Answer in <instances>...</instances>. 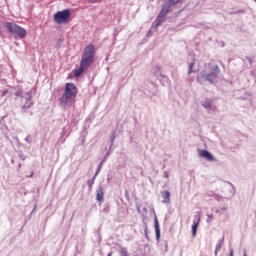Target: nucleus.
Listing matches in <instances>:
<instances>
[{
  "mask_svg": "<svg viewBox=\"0 0 256 256\" xmlns=\"http://www.w3.org/2000/svg\"><path fill=\"white\" fill-rule=\"evenodd\" d=\"M69 19H71V10L69 9L58 11L54 14V21L58 25L69 23Z\"/></svg>",
  "mask_w": 256,
  "mask_h": 256,
  "instance_id": "39448f33",
  "label": "nucleus"
},
{
  "mask_svg": "<svg viewBox=\"0 0 256 256\" xmlns=\"http://www.w3.org/2000/svg\"><path fill=\"white\" fill-rule=\"evenodd\" d=\"M77 86L73 83H66L64 93L59 98V105L62 109H67L75 103V99H77Z\"/></svg>",
  "mask_w": 256,
  "mask_h": 256,
  "instance_id": "f03ea898",
  "label": "nucleus"
},
{
  "mask_svg": "<svg viewBox=\"0 0 256 256\" xmlns=\"http://www.w3.org/2000/svg\"><path fill=\"white\" fill-rule=\"evenodd\" d=\"M89 3H101V0H88Z\"/></svg>",
  "mask_w": 256,
  "mask_h": 256,
  "instance_id": "f3484780",
  "label": "nucleus"
},
{
  "mask_svg": "<svg viewBox=\"0 0 256 256\" xmlns=\"http://www.w3.org/2000/svg\"><path fill=\"white\" fill-rule=\"evenodd\" d=\"M6 27L10 33H13L15 39H25L27 37V30L15 23H7Z\"/></svg>",
  "mask_w": 256,
  "mask_h": 256,
  "instance_id": "20e7f679",
  "label": "nucleus"
},
{
  "mask_svg": "<svg viewBox=\"0 0 256 256\" xmlns=\"http://www.w3.org/2000/svg\"><path fill=\"white\" fill-rule=\"evenodd\" d=\"M234 255V252H233V249L230 250V253H229V256H233Z\"/></svg>",
  "mask_w": 256,
  "mask_h": 256,
  "instance_id": "aec40b11",
  "label": "nucleus"
},
{
  "mask_svg": "<svg viewBox=\"0 0 256 256\" xmlns=\"http://www.w3.org/2000/svg\"><path fill=\"white\" fill-rule=\"evenodd\" d=\"M95 63V45L89 44L85 47L80 66L74 70V77H81Z\"/></svg>",
  "mask_w": 256,
  "mask_h": 256,
  "instance_id": "f257e3e1",
  "label": "nucleus"
},
{
  "mask_svg": "<svg viewBox=\"0 0 256 256\" xmlns=\"http://www.w3.org/2000/svg\"><path fill=\"white\" fill-rule=\"evenodd\" d=\"M107 256H113V253L112 252H110V253H108V255Z\"/></svg>",
  "mask_w": 256,
  "mask_h": 256,
  "instance_id": "412c9836",
  "label": "nucleus"
},
{
  "mask_svg": "<svg viewBox=\"0 0 256 256\" xmlns=\"http://www.w3.org/2000/svg\"><path fill=\"white\" fill-rule=\"evenodd\" d=\"M199 157L207 159V161H215V158L207 150H199Z\"/></svg>",
  "mask_w": 256,
  "mask_h": 256,
  "instance_id": "423d86ee",
  "label": "nucleus"
},
{
  "mask_svg": "<svg viewBox=\"0 0 256 256\" xmlns=\"http://www.w3.org/2000/svg\"><path fill=\"white\" fill-rule=\"evenodd\" d=\"M178 3H183V0H169L166 5L171 8L173 5H178Z\"/></svg>",
  "mask_w": 256,
  "mask_h": 256,
  "instance_id": "ddd939ff",
  "label": "nucleus"
},
{
  "mask_svg": "<svg viewBox=\"0 0 256 256\" xmlns=\"http://www.w3.org/2000/svg\"><path fill=\"white\" fill-rule=\"evenodd\" d=\"M162 195V203H171V192L163 191L161 192Z\"/></svg>",
  "mask_w": 256,
  "mask_h": 256,
  "instance_id": "1a4fd4ad",
  "label": "nucleus"
},
{
  "mask_svg": "<svg viewBox=\"0 0 256 256\" xmlns=\"http://www.w3.org/2000/svg\"><path fill=\"white\" fill-rule=\"evenodd\" d=\"M30 177H33V172H31Z\"/></svg>",
  "mask_w": 256,
  "mask_h": 256,
  "instance_id": "4be33fe9",
  "label": "nucleus"
},
{
  "mask_svg": "<svg viewBox=\"0 0 256 256\" xmlns=\"http://www.w3.org/2000/svg\"><path fill=\"white\" fill-rule=\"evenodd\" d=\"M203 107H205V109H211L212 105H211V100H206L203 103Z\"/></svg>",
  "mask_w": 256,
  "mask_h": 256,
  "instance_id": "4468645a",
  "label": "nucleus"
},
{
  "mask_svg": "<svg viewBox=\"0 0 256 256\" xmlns=\"http://www.w3.org/2000/svg\"><path fill=\"white\" fill-rule=\"evenodd\" d=\"M105 199V192L103 191V187H100L98 190H96V201L99 203H103Z\"/></svg>",
  "mask_w": 256,
  "mask_h": 256,
  "instance_id": "0eeeda50",
  "label": "nucleus"
},
{
  "mask_svg": "<svg viewBox=\"0 0 256 256\" xmlns=\"http://www.w3.org/2000/svg\"><path fill=\"white\" fill-rule=\"evenodd\" d=\"M219 251H221V244L216 245V248H215V256H217V254L219 253Z\"/></svg>",
  "mask_w": 256,
  "mask_h": 256,
  "instance_id": "dca6fc26",
  "label": "nucleus"
},
{
  "mask_svg": "<svg viewBox=\"0 0 256 256\" xmlns=\"http://www.w3.org/2000/svg\"><path fill=\"white\" fill-rule=\"evenodd\" d=\"M121 255H122V256H129V254L127 253V250L122 251V252H121Z\"/></svg>",
  "mask_w": 256,
  "mask_h": 256,
  "instance_id": "a211bd4d",
  "label": "nucleus"
},
{
  "mask_svg": "<svg viewBox=\"0 0 256 256\" xmlns=\"http://www.w3.org/2000/svg\"><path fill=\"white\" fill-rule=\"evenodd\" d=\"M244 256H247V253H244Z\"/></svg>",
  "mask_w": 256,
  "mask_h": 256,
  "instance_id": "5701e85b",
  "label": "nucleus"
},
{
  "mask_svg": "<svg viewBox=\"0 0 256 256\" xmlns=\"http://www.w3.org/2000/svg\"><path fill=\"white\" fill-rule=\"evenodd\" d=\"M154 227L156 232V239L159 241V239H161V229L159 228V220H157V218H155Z\"/></svg>",
  "mask_w": 256,
  "mask_h": 256,
  "instance_id": "f8f14e48",
  "label": "nucleus"
},
{
  "mask_svg": "<svg viewBox=\"0 0 256 256\" xmlns=\"http://www.w3.org/2000/svg\"><path fill=\"white\" fill-rule=\"evenodd\" d=\"M170 9L171 8L167 4L163 5L162 10L158 14V19H165V17L167 16V13H169Z\"/></svg>",
  "mask_w": 256,
  "mask_h": 256,
  "instance_id": "6e6552de",
  "label": "nucleus"
},
{
  "mask_svg": "<svg viewBox=\"0 0 256 256\" xmlns=\"http://www.w3.org/2000/svg\"><path fill=\"white\" fill-rule=\"evenodd\" d=\"M219 73H221L219 66L215 65L214 67H211V64H207L201 72V77H203L205 81L213 83V79H217V75H219Z\"/></svg>",
  "mask_w": 256,
  "mask_h": 256,
  "instance_id": "7ed1b4c3",
  "label": "nucleus"
},
{
  "mask_svg": "<svg viewBox=\"0 0 256 256\" xmlns=\"http://www.w3.org/2000/svg\"><path fill=\"white\" fill-rule=\"evenodd\" d=\"M200 221H201L200 218H198L197 220L193 221V225H192V235H193V237L197 236V229H199Z\"/></svg>",
  "mask_w": 256,
  "mask_h": 256,
  "instance_id": "9b49d317",
  "label": "nucleus"
},
{
  "mask_svg": "<svg viewBox=\"0 0 256 256\" xmlns=\"http://www.w3.org/2000/svg\"><path fill=\"white\" fill-rule=\"evenodd\" d=\"M195 67V63H190L188 73L191 75L193 73V68Z\"/></svg>",
  "mask_w": 256,
  "mask_h": 256,
  "instance_id": "2eb2a0df",
  "label": "nucleus"
},
{
  "mask_svg": "<svg viewBox=\"0 0 256 256\" xmlns=\"http://www.w3.org/2000/svg\"><path fill=\"white\" fill-rule=\"evenodd\" d=\"M21 103L22 104L24 103V105H23L24 109H29L31 107V105H33V102L31 101V96H29L28 98L22 97Z\"/></svg>",
  "mask_w": 256,
  "mask_h": 256,
  "instance_id": "9d476101",
  "label": "nucleus"
},
{
  "mask_svg": "<svg viewBox=\"0 0 256 256\" xmlns=\"http://www.w3.org/2000/svg\"><path fill=\"white\" fill-rule=\"evenodd\" d=\"M147 231H148V229H147V227H146L145 230H144V233H145V237H146V238L149 237V234L147 233Z\"/></svg>",
  "mask_w": 256,
  "mask_h": 256,
  "instance_id": "6ab92c4d",
  "label": "nucleus"
}]
</instances>
